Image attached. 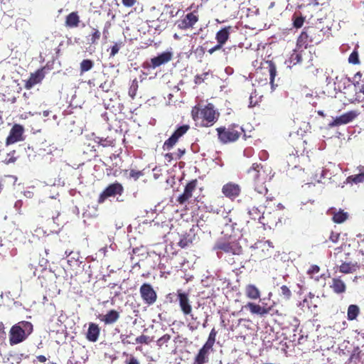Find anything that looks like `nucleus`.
<instances>
[{
  "label": "nucleus",
  "instance_id": "nucleus-1",
  "mask_svg": "<svg viewBox=\"0 0 364 364\" xmlns=\"http://www.w3.org/2000/svg\"><path fill=\"white\" fill-rule=\"evenodd\" d=\"M266 177L267 176L263 170V166L260 164H253L247 171L248 179L252 182L255 192L261 196L260 202H262L264 198H266V200L268 198L266 196L268 190L264 186Z\"/></svg>",
  "mask_w": 364,
  "mask_h": 364
},
{
  "label": "nucleus",
  "instance_id": "nucleus-2",
  "mask_svg": "<svg viewBox=\"0 0 364 364\" xmlns=\"http://www.w3.org/2000/svg\"><path fill=\"white\" fill-rule=\"evenodd\" d=\"M191 117L194 121L201 119V125L209 127L218 120L220 113L212 103H208L203 108L198 105L194 106L191 110Z\"/></svg>",
  "mask_w": 364,
  "mask_h": 364
},
{
  "label": "nucleus",
  "instance_id": "nucleus-3",
  "mask_svg": "<svg viewBox=\"0 0 364 364\" xmlns=\"http://www.w3.org/2000/svg\"><path fill=\"white\" fill-rule=\"evenodd\" d=\"M323 31L316 26L305 27L297 38L296 48H306L318 44L323 39Z\"/></svg>",
  "mask_w": 364,
  "mask_h": 364
},
{
  "label": "nucleus",
  "instance_id": "nucleus-4",
  "mask_svg": "<svg viewBox=\"0 0 364 364\" xmlns=\"http://www.w3.org/2000/svg\"><path fill=\"white\" fill-rule=\"evenodd\" d=\"M33 330V324L29 321H22L14 324L9 331L10 345L14 346L24 341Z\"/></svg>",
  "mask_w": 364,
  "mask_h": 364
},
{
  "label": "nucleus",
  "instance_id": "nucleus-5",
  "mask_svg": "<svg viewBox=\"0 0 364 364\" xmlns=\"http://www.w3.org/2000/svg\"><path fill=\"white\" fill-rule=\"evenodd\" d=\"M216 131L219 141L224 144L235 142L237 141L242 135L245 136L243 127L235 123L228 127H218Z\"/></svg>",
  "mask_w": 364,
  "mask_h": 364
},
{
  "label": "nucleus",
  "instance_id": "nucleus-6",
  "mask_svg": "<svg viewBox=\"0 0 364 364\" xmlns=\"http://www.w3.org/2000/svg\"><path fill=\"white\" fill-rule=\"evenodd\" d=\"M172 58L173 53L171 51H165L157 56L151 58L149 61L144 62L142 67L144 69H155L162 65L168 63L172 60Z\"/></svg>",
  "mask_w": 364,
  "mask_h": 364
},
{
  "label": "nucleus",
  "instance_id": "nucleus-7",
  "mask_svg": "<svg viewBox=\"0 0 364 364\" xmlns=\"http://www.w3.org/2000/svg\"><path fill=\"white\" fill-rule=\"evenodd\" d=\"M190 129L188 124H183L178 127L172 135L166 139L163 144V149L164 151L171 150L178 141L179 139L182 137Z\"/></svg>",
  "mask_w": 364,
  "mask_h": 364
},
{
  "label": "nucleus",
  "instance_id": "nucleus-8",
  "mask_svg": "<svg viewBox=\"0 0 364 364\" xmlns=\"http://www.w3.org/2000/svg\"><path fill=\"white\" fill-rule=\"evenodd\" d=\"M124 192L122 185L115 181L107 186L105 190L100 194L98 198V203H102L105 200L109 197H114L117 195L121 196Z\"/></svg>",
  "mask_w": 364,
  "mask_h": 364
},
{
  "label": "nucleus",
  "instance_id": "nucleus-9",
  "mask_svg": "<svg viewBox=\"0 0 364 364\" xmlns=\"http://www.w3.org/2000/svg\"><path fill=\"white\" fill-rule=\"evenodd\" d=\"M139 293L143 302L148 305H153L157 299V294L153 287L149 283H144L139 289Z\"/></svg>",
  "mask_w": 364,
  "mask_h": 364
},
{
  "label": "nucleus",
  "instance_id": "nucleus-10",
  "mask_svg": "<svg viewBox=\"0 0 364 364\" xmlns=\"http://www.w3.org/2000/svg\"><path fill=\"white\" fill-rule=\"evenodd\" d=\"M215 249L221 250L225 253L239 255L242 252V247L239 243L234 241L220 240L215 245Z\"/></svg>",
  "mask_w": 364,
  "mask_h": 364
},
{
  "label": "nucleus",
  "instance_id": "nucleus-11",
  "mask_svg": "<svg viewBox=\"0 0 364 364\" xmlns=\"http://www.w3.org/2000/svg\"><path fill=\"white\" fill-rule=\"evenodd\" d=\"M24 128L19 124H15L11 129L6 139V145L9 146L24 140Z\"/></svg>",
  "mask_w": 364,
  "mask_h": 364
},
{
  "label": "nucleus",
  "instance_id": "nucleus-12",
  "mask_svg": "<svg viewBox=\"0 0 364 364\" xmlns=\"http://www.w3.org/2000/svg\"><path fill=\"white\" fill-rule=\"evenodd\" d=\"M199 15L197 11H193L186 14L183 18L177 22L178 28L181 30H188L193 28L198 21Z\"/></svg>",
  "mask_w": 364,
  "mask_h": 364
},
{
  "label": "nucleus",
  "instance_id": "nucleus-13",
  "mask_svg": "<svg viewBox=\"0 0 364 364\" xmlns=\"http://www.w3.org/2000/svg\"><path fill=\"white\" fill-rule=\"evenodd\" d=\"M358 115L357 111L351 110L343 114L339 117H336L328 124L330 127H339L343 124H347L353 122Z\"/></svg>",
  "mask_w": 364,
  "mask_h": 364
},
{
  "label": "nucleus",
  "instance_id": "nucleus-14",
  "mask_svg": "<svg viewBox=\"0 0 364 364\" xmlns=\"http://www.w3.org/2000/svg\"><path fill=\"white\" fill-rule=\"evenodd\" d=\"M197 185V179L189 181L186 185L183 193L178 197L177 202L181 205H183L188 201L193 196V192L196 189Z\"/></svg>",
  "mask_w": 364,
  "mask_h": 364
},
{
  "label": "nucleus",
  "instance_id": "nucleus-15",
  "mask_svg": "<svg viewBox=\"0 0 364 364\" xmlns=\"http://www.w3.org/2000/svg\"><path fill=\"white\" fill-rule=\"evenodd\" d=\"M213 350V348L203 345L196 354L192 364H207L209 363V356Z\"/></svg>",
  "mask_w": 364,
  "mask_h": 364
},
{
  "label": "nucleus",
  "instance_id": "nucleus-16",
  "mask_svg": "<svg viewBox=\"0 0 364 364\" xmlns=\"http://www.w3.org/2000/svg\"><path fill=\"white\" fill-rule=\"evenodd\" d=\"M177 296L183 314L185 316L191 314L192 306L188 298V294L178 289L177 291Z\"/></svg>",
  "mask_w": 364,
  "mask_h": 364
},
{
  "label": "nucleus",
  "instance_id": "nucleus-17",
  "mask_svg": "<svg viewBox=\"0 0 364 364\" xmlns=\"http://www.w3.org/2000/svg\"><path fill=\"white\" fill-rule=\"evenodd\" d=\"M245 308L250 311L252 314L258 315L260 317L264 316L269 314L272 309V306H262L254 302H248Z\"/></svg>",
  "mask_w": 364,
  "mask_h": 364
},
{
  "label": "nucleus",
  "instance_id": "nucleus-18",
  "mask_svg": "<svg viewBox=\"0 0 364 364\" xmlns=\"http://www.w3.org/2000/svg\"><path fill=\"white\" fill-rule=\"evenodd\" d=\"M240 192V186L238 184L232 182L225 184L222 188V193L225 196L231 199H234L239 196Z\"/></svg>",
  "mask_w": 364,
  "mask_h": 364
},
{
  "label": "nucleus",
  "instance_id": "nucleus-19",
  "mask_svg": "<svg viewBox=\"0 0 364 364\" xmlns=\"http://www.w3.org/2000/svg\"><path fill=\"white\" fill-rule=\"evenodd\" d=\"M44 68L37 70L31 73L29 78L25 82L24 87L26 90L31 89L35 85L40 83L45 77Z\"/></svg>",
  "mask_w": 364,
  "mask_h": 364
},
{
  "label": "nucleus",
  "instance_id": "nucleus-20",
  "mask_svg": "<svg viewBox=\"0 0 364 364\" xmlns=\"http://www.w3.org/2000/svg\"><path fill=\"white\" fill-rule=\"evenodd\" d=\"M332 291L336 294H342L346 291V284L341 277H333L329 285Z\"/></svg>",
  "mask_w": 364,
  "mask_h": 364
},
{
  "label": "nucleus",
  "instance_id": "nucleus-21",
  "mask_svg": "<svg viewBox=\"0 0 364 364\" xmlns=\"http://www.w3.org/2000/svg\"><path fill=\"white\" fill-rule=\"evenodd\" d=\"M100 328L97 323H90L86 333V338L91 342H96L98 340Z\"/></svg>",
  "mask_w": 364,
  "mask_h": 364
},
{
  "label": "nucleus",
  "instance_id": "nucleus-22",
  "mask_svg": "<svg viewBox=\"0 0 364 364\" xmlns=\"http://www.w3.org/2000/svg\"><path fill=\"white\" fill-rule=\"evenodd\" d=\"M119 318V312L114 309L109 310L106 314L101 315L100 319L106 325L114 323Z\"/></svg>",
  "mask_w": 364,
  "mask_h": 364
},
{
  "label": "nucleus",
  "instance_id": "nucleus-23",
  "mask_svg": "<svg viewBox=\"0 0 364 364\" xmlns=\"http://www.w3.org/2000/svg\"><path fill=\"white\" fill-rule=\"evenodd\" d=\"M232 30L231 26H226L223 28L216 33L215 39L218 43L223 46L228 41L230 38V31Z\"/></svg>",
  "mask_w": 364,
  "mask_h": 364
},
{
  "label": "nucleus",
  "instance_id": "nucleus-24",
  "mask_svg": "<svg viewBox=\"0 0 364 364\" xmlns=\"http://www.w3.org/2000/svg\"><path fill=\"white\" fill-rule=\"evenodd\" d=\"M360 267V265L357 262H343L339 266V272L343 274H350L355 272Z\"/></svg>",
  "mask_w": 364,
  "mask_h": 364
},
{
  "label": "nucleus",
  "instance_id": "nucleus-25",
  "mask_svg": "<svg viewBox=\"0 0 364 364\" xmlns=\"http://www.w3.org/2000/svg\"><path fill=\"white\" fill-rule=\"evenodd\" d=\"M245 296L252 300H257L260 298L261 293L259 289L255 285L249 284L245 288Z\"/></svg>",
  "mask_w": 364,
  "mask_h": 364
},
{
  "label": "nucleus",
  "instance_id": "nucleus-26",
  "mask_svg": "<svg viewBox=\"0 0 364 364\" xmlns=\"http://www.w3.org/2000/svg\"><path fill=\"white\" fill-rule=\"evenodd\" d=\"M80 22V16L77 12L73 11L66 16L65 25L68 28H76L79 26Z\"/></svg>",
  "mask_w": 364,
  "mask_h": 364
},
{
  "label": "nucleus",
  "instance_id": "nucleus-27",
  "mask_svg": "<svg viewBox=\"0 0 364 364\" xmlns=\"http://www.w3.org/2000/svg\"><path fill=\"white\" fill-rule=\"evenodd\" d=\"M331 213L333 215L332 220L335 223H342L348 218V213L345 212L343 210H339L337 211L336 209H331Z\"/></svg>",
  "mask_w": 364,
  "mask_h": 364
},
{
  "label": "nucleus",
  "instance_id": "nucleus-28",
  "mask_svg": "<svg viewBox=\"0 0 364 364\" xmlns=\"http://www.w3.org/2000/svg\"><path fill=\"white\" fill-rule=\"evenodd\" d=\"M355 95L350 100L351 103H360L364 102V84L354 86Z\"/></svg>",
  "mask_w": 364,
  "mask_h": 364
},
{
  "label": "nucleus",
  "instance_id": "nucleus-29",
  "mask_svg": "<svg viewBox=\"0 0 364 364\" xmlns=\"http://www.w3.org/2000/svg\"><path fill=\"white\" fill-rule=\"evenodd\" d=\"M328 171L327 169L323 168V167H318L315 170V172H311V178L313 181L320 183L321 182L323 178L327 177Z\"/></svg>",
  "mask_w": 364,
  "mask_h": 364
},
{
  "label": "nucleus",
  "instance_id": "nucleus-30",
  "mask_svg": "<svg viewBox=\"0 0 364 364\" xmlns=\"http://www.w3.org/2000/svg\"><path fill=\"white\" fill-rule=\"evenodd\" d=\"M90 33L87 36L90 44L97 45L101 37V32L95 27H90Z\"/></svg>",
  "mask_w": 364,
  "mask_h": 364
},
{
  "label": "nucleus",
  "instance_id": "nucleus-31",
  "mask_svg": "<svg viewBox=\"0 0 364 364\" xmlns=\"http://www.w3.org/2000/svg\"><path fill=\"white\" fill-rule=\"evenodd\" d=\"M358 169L360 171L358 174L352 175L347 178V181L348 183L358 184L364 182V166H359Z\"/></svg>",
  "mask_w": 364,
  "mask_h": 364
},
{
  "label": "nucleus",
  "instance_id": "nucleus-32",
  "mask_svg": "<svg viewBox=\"0 0 364 364\" xmlns=\"http://www.w3.org/2000/svg\"><path fill=\"white\" fill-rule=\"evenodd\" d=\"M360 313V308L356 304H350L348 307L347 310V318L349 321H353L357 318Z\"/></svg>",
  "mask_w": 364,
  "mask_h": 364
},
{
  "label": "nucleus",
  "instance_id": "nucleus-33",
  "mask_svg": "<svg viewBox=\"0 0 364 364\" xmlns=\"http://www.w3.org/2000/svg\"><path fill=\"white\" fill-rule=\"evenodd\" d=\"M266 63L268 65L270 84L274 86V81L275 76L277 75V67L274 62L272 60H267Z\"/></svg>",
  "mask_w": 364,
  "mask_h": 364
},
{
  "label": "nucleus",
  "instance_id": "nucleus-34",
  "mask_svg": "<svg viewBox=\"0 0 364 364\" xmlns=\"http://www.w3.org/2000/svg\"><path fill=\"white\" fill-rule=\"evenodd\" d=\"M94 66V63L92 60H90V59H85V60H83L81 63H80V73L82 74L85 72H87L89 71L90 70H91Z\"/></svg>",
  "mask_w": 364,
  "mask_h": 364
},
{
  "label": "nucleus",
  "instance_id": "nucleus-35",
  "mask_svg": "<svg viewBox=\"0 0 364 364\" xmlns=\"http://www.w3.org/2000/svg\"><path fill=\"white\" fill-rule=\"evenodd\" d=\"M217 333L218 331L215 329V328H212L206 342L203 345L213 348L216 340Z\"/></svg>",
  "mask_w": 364,
  "mask_h": 364
},
{
  "label": "nucleus",
  "instance_id": "nucleus-36",
  "mask_svg": "<svg viewBox=\"0 0 364 364\" xmlns=\"http://www.w3.org/2000/svg\"><path fill=\"white\" fill-rule=\"evenodd\" d=\"M248 213L250 218L254 220H261L262 218H264L263 213L256 207H253L252 209L249 210Z\"/></svg>",
  "mask_w": 364,
  "mask_h": 364
},
{
  "label": "nucleus",
  "instance_id": "nucleus-37",
  "mask_svg": "<svg viewBox=\"0 0 364 364\" xmlns=\"http://www.w3.org/2000/svg\"><path fill=\"white\" fill-rule=\"evenodd\" d=\"M292 20L294 27L300 28L304 23L305 18L301 14L297 15L296 14H294L292 16Z\"/></svg>",
  "mask_w": 364,
  "mask_h": 364
},
{
  "label": "nucleus",
  "instance_id": "nucleus-38",
  "mask_svg": "<svg viewBox=\"0 0 364 364\" xmlns=\"http://www.w3.org/2000/svg\"><path fill=\"white\" fill-rule=\"evenodd\" d=\"M189 315L191 317V320L188 323V327L189 330H191V331H193L197 330L199 328L200 323L198 320L197 316H195L193 314H191Z\"/></svg>",
  "mask_w": 364,
  "mask_h": 364
},
{
  "label": "nucleus",
  "instance_id": "nucleus-39",
  "mask_svg": "<svg viewBox=\"0 0 364 364\" xmlns=\"http://www.w3.org/2000/svg\"><path fill=\"white\" fill-rule=\"evenodd\" d=\"M279 296L285 300H289L291 296V291L289 288L286 285H282L280 287Z\"/></svg>",
  "mask_w": 364,
  "mask_h": 364
},
{
  "label": "nucleus",
  "instance_id": "nucleus-40",
  "mask_svg": "<svg viewBox=\"0 0 364 364\" xmlns=\"http://www.w3.org/2000/svg\"><path fill=\"white\" fill-rule=\"evenodd\" d=\"M261 247H262V251L264 252V250H267V252L264 253V255L263 256H262V257L263 259H266L267 257H271V254H272V248L273 247L270 245V242L267 241V242H264L262 245H261Z\"/></svg>",
  "mask_w": 364,
  "mask_h": 364
},
{
  "label": "nucleus",
  "instance_id": "nucleus-41",
  "mask_svg": "<svg viewBox=\"0 0 364 364\" xmlns=\"http://www.w3.org/2000/svg\"><path fill=\"white\" fill-rule=\"evenodd\" d=\"M353 85L358 86V85L364 84V70L357 72L353 77Z\"/></svg>",
  "mask_w": 364,
  "mask_h": 364
},
{
  "label": "nucleus",
  "instance_id": "nucleus-42",
  "mask_svg": "<svg viewBox=\"0 0 364 364\" xmlns=\"http://www.w3.org/2000/svg\"><path fill=\"white\" fill-rule=\"evenodd\" d=\"M348 63H351L353 65H358L360 63V59H359V54L358 51L355 49L349 55L348 57Z\"/></svg>",
  "mask_w": 364,
  "mask_h": 364
},
{
  "label": "nucleus",
  "instance_id": "nucleus-43",
  "mask_svg": "<svg viewBox=\"0 0 364 364\" xmlns=\"http://www.w3.org/2000/svg\"><path fill=\"white\" fill-rule=\"evenodd\" d=\"M123 355L127 357L124 360V364H140L138 358H136L134 355L124 352Z\"/></svg>",
  "mask_w": 364,
  "mask_h": 364
},
{
  "label": "nucleus",
  "instance_id": "nucleus-44",
  "mask_svg": "<svg viewBox=\"0 0 364 364\" xmlns=\"http://www.w3.org/2000/svg\"><path fill=\"white\" fill-rule=\"evenodd\" d=\"M138 87H139V85H138V82L136 81V80H133L132 85H130V87L129 88V95L132 100L134 99V97L136 95Z\"/></svg>",
  "mask_w": 364,
  "mask_h": 364
},
{
  "label": "nucleus",
  "instance_id": "nucleus-45",
  "mask_svg": "<svg viewBox=\"0 0 364 364\" xmlns=\"http://www.w3.org/2000/svg\"><path fill=\"white\" fill-rule=\"evenodd\" d=\"M290 63L294 65L301 62V55L296 50L291 53L289 58Z\"/></svg>",
  "mask_w": 364,
  "mask_h": 364
},
{
  "label": "nucleus",
  "instance_id": "nucleus-46",
  "mask_svg": "<svg viewBox=\"0 0 364 364\" xmlns=\"http://www.w3.org/2000/svg\"><path fill=\"white\" fill-rule=\"evenodd\" d=\"M171 340V336L169 334H164L163 336L159 338L157 341L156 344L159 348L163 347L164 346H167V343Z\"/></svg>",
  "mask_w": 364,
  "mask_h": 364
},
{
  "label": "nucleus",
  "instance_id": "nucleus-47",
  "mask_svg": "<svg viewBox=\"0 0 364 364\" xmlns=\"http://www.w3.org/2000/svg\"><path fill=\"white\" fill-rule=\"evenodd\" d=\"M135 341L136 343L149 344L152 341V338L148 336L142 334L136 338Z\"/></svg>",
  "mask_w": 364,
  "mask_h": 364
},
{
  "label": "nucleus",
  "instance_id": "nucleus-48",
  "mask_svg": "<svg viewBox=\"0 0 364 364\" xmlns=\"http://www.w3.org/2000/svg\"><path fill=\"white\" fill-rule=\"evenodd\" d=\"M16 153V152L15 150H13L12 151L8 153L5 160L4 161V162L6 164H12V163L16 162V161L17 159V157L15 156Z\"/></svg>",
  "mask_w": 364,
  "mask_h": 364
},
{
  "label": "nucleus",
  "instance_id": "nucleus-49",
  "mask_svg": "<svg viewBox=\"0 0 364 364\" xmlns=\"http://www.w3.org/2000/svg\"><path fill=\"white\" fill-rule=\"evenodd\" d=\"M132 336V333H130L129 335H124V334H122L120 336V338H121V341L122 343L124 344V345H129V344H131V343H134L133 342H132L129 338H131V336Z\"/></svg>",
  "mask_w": 364,
  "mask_h": 364
},
{
  "label": "nucleus",
  "instance_id": "nucleus-50",
  "mask_svg": "<svg viewBox=\"0 0 364 364\" xmlns=\"http://www.w3.org/2000/svg\"><path fill=\"white\" fill-rule=\"evenodd\" d=\"M340 238V233L337 232L331 231L330 236H329V240L332 242L333 243H336L338 242V240Z\"/></svg>",
  "mask_w": 364,
  "mask_h": 364
},
{
  "label": "nucleus",
  "instance_id": "nucleus-51",
  "mask_svg": "<svg viewBox=\"0 0 364 364\" xmlns=\"http://www.w3.org/2000/svg\"><path fill=\"white\" fill-rule=\"evenodd\" d=\"M141 176H143V173L141 171H136L132 169L129 172L130 178H134L135 181H136Z\"/></svg>",
  "mask_w": 364,
  "mask_h": 364
},
{
  "label": "nucleus",
  "instance_id": "nucleus-52",
  "mask_svg": "<svg viewBox=\"0 0 364 364\" xmlns=\"http://www.w3.org/2000/svg\"><path fill=\"white\" fill-rule=\"evenodd\" d=\"M208 75V73H204L202 75H197L195 77V83L196 84H200L204 81V80L206 78V76Z\"/></svg>",
  "mask_w": 364,
  "mask_h": 364
},
{
  "label": "nucleus",
  "instance_id": "nucleus-53",
  "mask_svg": "<svg viewBox=\"0 0 364 364\" xmlns=\"http://www.w3.org/2000/svg\"><path fill=\"white\" fill-rule=\"evenodd\" d=\"M120 44L115 43L111 47L110 57H114L119 50Z\"/></svg>",
  "mask_w": 364,
  "mask_h": 364
},
{
  "label": "nucleus",
  "instance_id": "nucleus-54",
  "mask_svg": "<svg viewBox=\"0 0 364 364\" xmlns=\"http://www.w3.org/2000/svg\"><path fill=\"white\" fill-rule=\"evenodd\" d=\"M320 271V267L317 265H312L309 269L308 270V274L310 275H313L314 274H318Z\"/></svg>",
  "mask_w": 364,
  "mask_h": 364
},
{
  "label": "nucleus",
  "instance_id": "nucleus-55",
  "mask_svg": "<svg viewBox=\"0 0 364 364\" xmlns=\"http://www.w3.org/2000/svg\"><path fill=\"white\" fill-rule=\"evenodd\" d=\"M186 153V149H178L177 151L174 154L175 159L178 160L180 159Z\"/></svg>",
  "mask_w": 364,
  "mask_h": 364
},
{
  "label": "nucleus",
  "instance_id": "nucleus-56",
  "mask_svg": "<svg viewBox=\"0 0 364 364\" xmlns=\"http://www.w3.org/2000/svg\"><path fill=\"white\" fill-rule=\"evenodd\" d=\"M122 3L126 7H132L136 3V0H122Z\"/></svg>",
  "mask_w": 364,
  "mask_h": 364
},
{
  "label": "nucleus",
  "instance_id": "nucleus-57",
  "mask_svg": "<svg viewBox=\"0 0 364 364\" xmlns=\"http://www.w3.org/2000/svg\"><path fill=\"white\" fill-rule=\"evenodd\" d=\"M109 26H110V23L109 22H107L103 28L102 35H103V37L105 39H107L108 38Z\"/></svg>",
  "mask_w": 364,
  "mask_h": 364
},
{
  "label": "nucleus",
  "instance_id": "nucleus-58",
  "mask_svg": "<svg viewBox=\"0 0 364 364\" xmlns=\"http://www.w3.org/2000/svg\"><path fill=\"white\" fill-rule=\"evenodd\" d=\"M222 47H223V46L218 43V44L216 46H215L214 47H213L208 50V53L210 54H213L215 51L221 49Z\"/></svg>",
  "mask_w": 364,
  "mask_h": 364
},
{
  "label": "nucleus",
  "instance_id": "nucleus-59",
  "mask_svg": "<svg viewBox=\"0 0 364 364\" xmlns=\"http://www.w3.org/2000/svg\"><path fill=\"white\" fill-rule=\"evenodd\" d=\"M36 360L40 363H45L48 359L45 355H40L36 356Z\"/></svg>",
  "mask_w": 364,
  "mask_h": 364
},
{
  "label": "nucleus",
  "instance_id": "nucleus-60",
  "mask_svg": "<svg viewBox=\"0 0 364 364\" xmlns=\"http://www.w3.org/2000/svg\"><path fill=\"white\" fill-rule=\"evenodd\" d=\"M317 113H318V114L319 116H321V117H325V116H326V115H325V114H324V112H323V111H321V110H318V111L317 112Z\"/></svg>",
  "mask_w": 364,
  "mask_h": 364
},
{
  "label": "nucleus",
  "instance_id": "nucleus-61",
  "mask_svg": "<svg viewBox=\"0 0 364 364\" xmlns=\"http://www.w3.org/2000/svg\"><path fill=\"white\" fill-rule=\"evenodd\" d=\"M314 296H314V294L313 293H311V292H309V294H308V297H309L310 299H311L314 298Z\"/></svg>",
  "mask_w": 364,
  "mask_h": 364
},
{
  "label": "nucleus",
  "instance_id": "nucleus-62",
  "mask_svg": "<svg viewBox=\"0 0 364 364\" xmlns=\"http://www.w3.org/2000/svg\"><path fill=\"white\" fill-rule=\"evenodd\" d=\"M67 364H81V363H78V362L73 363L72 360H69L67 362Z\"/></svg>",
  "mask_w": 364,
  "mask_h": 364
},
{
  "label": "nucleus",
  "instance_id": "nucleus-63",
  "mask_svg": "<svg viewBox=\"0 0 364 364\" xmlns=\"http://www.w3.org/2000/svg\"><path fill=\"white\" fill-rule=\"evenodd\" d=\"M172 156H173V154H171V153L170 154H166L165 155L166 158H169V159H172L173 158Z\"/></svg>",
  "mask_w": 364,
  "mask_h": 364
},
{
  "label": "nucleus",
  "instance_id": "nucleus-64",
  "mask_svg": "<svg viewBox=\"0 0 364 364\" xmlns=\"http://www.w3.org/2000/svg\"><path fill=\"white\" fill-rule=\"evenodd\" d=\"M4 323L2 322H0V329H4Z\"/></svg>",
  "mask_w": 364,
  "mask_h": 364
}]
</instances>
